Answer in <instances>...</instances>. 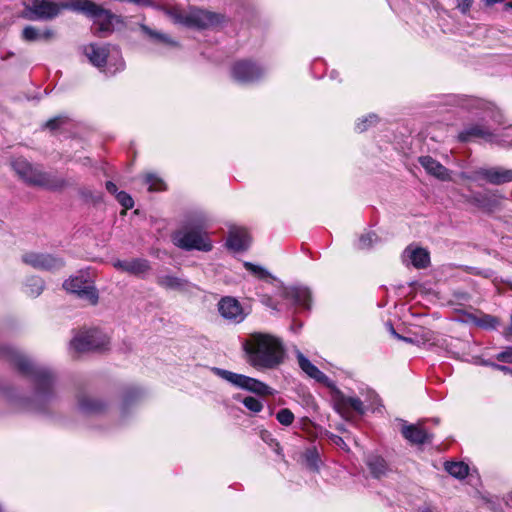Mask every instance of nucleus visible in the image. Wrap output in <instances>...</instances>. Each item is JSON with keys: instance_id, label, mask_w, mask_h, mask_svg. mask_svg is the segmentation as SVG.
Segmentation results:
<instances>
[{"instance_id": "obj_1", "label": "nucleus", "mask_w": 512, "mask_h": 512, "mask_svg": "<svg viewBox=\"0 0 512 512\" xmlns=\"http://www.w3.org/2000/svg\"><path fill=\"white\" fill-rule=\"evenodd\" d=\"M0 358L13 364L33 384L32 396L23 402V408L44 413L56 396V375L53 370L35 364L18 349L8 344L0 345Z\"/></svg>"}, {"instance_id": "obj_2", "label": "nucleus", "mask_w": 512, "mask_h": 512, "mask_svg": "<svg viewBox=\"0 0 512 512\" xmlns=\"http://www.w3.org/2000/svg\"><path fill=\"white\" fill-rule=\"evenodd\" d=\"M278 297L290 299L296 305L309 308L311 294L304 287H285L282 281L267 269L258 266V302L267 309L278 311Z\"/></svg>"}, {"instance_id": "obj_3", "label": "nucleus", "mask_w": 512, "mask_h": 512, "mask_svg": "<svg viewBox=\"0 0 512 512\" xmlns=\"http://www.w3.org/2000/svg\"><path fill=\"white\" fill-rule=\"evenodd\" d=\"M211 219L203 211H195L188 215L182 227L173 233L175 246L185 251L198 250L209 252L213 245L207 232Z\"/></svg>"}, {"instance_id": "obj_4", "label": "nucleus", "mask_w": 512, "mask_h": 512, "mask_svg": "<svg viewBox=\"0 0 512 512\" xmlns=\"http://www.w3.org/2000/svg\"><path fill=\"white\" fill-rule=\"evenodd\" d=\"M11 166L19 178H21L28 185L37 186L48 190H59L67 185L63 178L33 167L24 158L15 159L12 161Z\"/></svg>"}, {"instance_id": "obj_5", "label": "nucleus", "mask_w": 512, "mask_h": 512, "mask_svg": "<svg viewBox=\"0 0 512 512\" xmlns=\"http://www.w3.org/2000/svg\"><path fill=\"white\" fill-rule=\"evenodd\" d=\"M166 14L174 23L195 29L212 28L224 21V16L222 14L197 7H190L188 11H182L173 7L166 9Z\"/></svg>"}, {"instance_id": "obj_6", "label": "nucleus", "mask_w": 512, "mask_h": 512, "mask_svg": "<svg viewBox=\"0 0 512 512\" xmlns=\"http://www.w3.org/2000/svg\"><path fill=\"white\" fill-rule=\"evenodd\" d=\"M64 7L91 17L94 33L98 36H105L113 30V14L91 0H71Z\"/></svg>"}, {"instance_id": "obj_7", "label": "nucleus", "mask_w": 512, "mask_h": 512, "mask_svg": "<svg viewBox=\"0 0 512 512\" xmlns=\"http://www.w3.org/2000/svg\"><path fill=\"white\" fill-rule=\"evenodd\" d=\"M84 53L94 66H106L104 71L108 74L113 75L124 69V61L115 46L91 43L84 48Z\"/></svg>"}, {"instance_id": "obj_8", "label": "nucleus", "mask_w": 512, "mask_h": 512, "mask_svg": "<svg viewBox=\"0 0 512 512\" xmlns=\"http://www.w3.org/2000/svg\"><path fill=\"white\" fill-rule=\"evenodd\" d=\"M285 358V347L279 337L258 333V368L273 369Z\"/></svg>"}, {"instance_id": "obj_9", "label": "nucleus", "mask_w": 512, "mask_h": 512, "mask_svg": "<svg viewBox=\"0 0 512 512\" xmlns=\"http://www.w3.org/2000/svg\"><path fill=\"white\" fill-rule=\"evenodd\" d=\"M109 342V337L99 329L82 330L70 341V350L77 354L104 351Z\"/></svg>"}, {"instance_id": "obj_10", "label": "nucleus", "mask_w": 512, "mask_h": 512, "mask_svg": "<svg viewBox=\"0 0 512 512\" xmlns=\"http://www.w3.org/2000/svg\"><path fill=\"white\" fill-rule=\"evenodd\" d=\"M66 3L58 4L48 0H34L23 11V17L28 20H51L57 17Z\"/></svg>"}, {"instance_id": "obj_11", "label": "nucleus", "mask_w": 512, "mask_h": 512, "mask_svg": "<svg viewBox=\"0 0 512 512\" xmlns=\"http://www.w3.org/2000/svg\"><path fill=\"white\" fill-rule=\"evenodd\" d=\"M22 261L34 269L50 272L58 271L65 265L58 255L41 252H27L22 255Z\"/></svg>"}, {"instance_id": "obj_12", "label": "nucleus", "mask_w": 512, "mask_h": 512, "mask_svg": "<svg viewBox=\"0 0 512 512\" xmlns=\"http://www.w3.org/2000/svg\"><path fill=\"white\" fill-rule=\"evenodd\" d=\"M64 289L76 294L79 298L95 305L98 302V293L92 283L83 276H76L66 280L63 284Z\"/></svg>"}, {"instance_id": "obj_13", "label": "nucleus", "mask_w": 512, "mask_h": 512, "mask_svg": "<svg viewBox=\"0 0 512 512\" xmlns=\"http://www.w3.org/2000/svg\"><path fill=\"white\" fill-rule=\"evenodd\" d=\"M107 406V403L101 398L86 393H80L77 396L78 412L84 416H100L105 413Z\"/></svg>"}, {"instance_id": "obj_14", "label": "nucleus", "mask_w": 512, "mask_h": 512, "mask_svg": "<svg viewBox=\"0 0 512 512\" xmlns=\"http://www.w3.org/2000/svg\"><path fill=\"white\" fill-rule=\"evenodd\" d=\"M218 311L225 320L231 323H240L246 316L238 300L229 296L223 297L218 302Z\"/></svg>"}, {"instance_id": "obj_15", "label": "nucleus", "mask_w": 512, "mask_h": 512, "mask_svg": "<svg viewBox=\"0 0 512 512\" xmlns=\"http://www.w3.org/2000/svg\"><path fill=\"white\" fill-rule=\"evenodd\" d=\"M113 266L120 271L139 277L150 270V262L144 258L117 260L113 263Z\"/></svg>"}, {"instance_id": "obj_16", "label": "nucleus", "mask_w": 512, "mask_h": 512, "mask_svg": "<svg viewBox=\"0 0 512 512\" xmlns=\"http://www.w3.org/2000/svg\"><path fill=\"white\" fill-rule=\"evenodd\" d=\"M475 176L483 178L491 184L500 185L512 181V170L503 168H481L475 172Z\"/></svg>"}, {"instance_id": "obj_17", "label": "nucleus", "mask_w": 512, "mask_h": 512, "mask_svg": "<svg viewBox=\"0 0 512 512\" xmlns=\"http://www.w3.org/2000/svg\"><path fill=\"white\" fill-rule=\"evenodd\" d=\"M334 403L337 411L342 415L347 414L353 410L360 414L364 413L363 402L356 397H349L341 392H337L334 398Z\"/></svg>"}, {"instance_id": "obj_18", "label": "nucleus", "mask_w": 512, "mask_h": 512, "mask_svg": "<svg viewBox=\"0 0 512 512\" xmlns=\"http://www.w3.org/2000/svg\"><path fill=\"white\" fill-rule=\"evenodd\" d=\"M256 74V67L253 62L242 60L234 64L232 68V76L239 84H247L252 82Z\"/></svg>"}, {"instance_id": "obj_19", "label": "nucleus", "mask_w": 512, "mask_h": 512, "mask_svg": "<svg viewBox=\"0 0 512 512\" xmlns=\"http://www.w3.org/2000/svg\"><path fill=\"white\" fill-rule=\"evenodd\" d=\"M419 163L431 176L441 181H448L451 179L449 170L432 157L422 156L419 158Z\"/></svg>"}, {"instance_id": "obj_20", "label": "nucleus", "mask_w": 512, "mask_h": 512, "mask_svg": "<svg viewBox=\"0 0 512 512\" xmlns=\"http://www.w3.org/2000/svg\"><path fill=\"white\" fill-rule=\"evenodd\" d=\"M401 433L412 444H424L430 440V434L421 425L404 424Z\"/></svg>"}, {"instance_id": "obj_21", "label": "nucleus", "mask_w": 512, "mask_h": 512, "mask_svg": "<svg viewBox=\"0 0 512 512\" xmlns=\"http://www.w3.org/2000/svg\"><path fill=\"white\" fill-rule=\"evenodd\" d=\"M403 260L409 261L416 268H425L429 264L430 258L425 249L410 246L404 250Z\"/></svg>"}, {"instance_id": "obj_22", "label": "nucleus", "mask_w": 512, "mask_h": 512, "mask_svg": "<svg viewBox=\"0 0 512 512\" xmlns=\"http://www.w3.org/2000/svg\"><path fill=\"white\" fill-rule=\"evenodd\" d=\"M226 246L234 252H241L248 248L249 240L244 229L235 228L230 230L226 240Z\"/></svg>"}, {"instance_id": "obj_23", "label": "nucleus", "mask_w": 512, "mask_h": 512, "mask_svg": "<svg viewBox=\"0 0 512 512\" xmlns=\"http://www.w3.org/2000/svg\"><path fill=\"white\" fill-rule=\"evenodd\" d=\"M300 368L311 378L318 382L325 383L328 377L313 365L300 351L296 352Z\"/></svg>"}, {"instance_id": "obj_24", "label": "nucleus", "mask_w": 512, "mask_h": 512, "mask_svg": "<svg viewBox=\"0 0 512 512\" xmlns=\"http://www.w3.org/2000/svg\"><path fill=\"white\" fill-rule=\"evenodd\" d=\"M156 282L159 286L169 290H185L188 286V281L173 275H159Z\"/></svg>"}, {"instance_id": "obj_25", "label": "nucleus", "mask_w": 512, "mask_h": 512, "mask_svg": "<svg viewBox=\"0 0 512 512\" xmlns=\"http://www.w3.org/2000/svg\"><path fill=\"white\" fill-rule=\"evenodd\" d=\"M460 138L464 141H468L472 138H479L488 142L495 141L494 135L482 126H473L466 129L460 134Z\"/></svg>"}, {"instance_id": "obj_26", "label": "nucleus", "mask_w": 512, "mask_h": 512, "mask_svg": "<svg viewBox=\"0 0 512 512\" xmlns=\"http://www.w3.org/2000/svg\"><path fill=\"white\" fill-rule=\"evenodd\" d=\"M140 28L142 32L155 43H161L168 46L177 45V42L167 34L153 30L145 24H141Z\"/></svg>"}, {"instance_id": "obj_27", "label": "nucleus", "mask_w": 512, "mask_h": 512, "mask_svg": "<svg viewBox=\"0 0 512 512\" xmlns=\"http://www.w3.org/2000/svg\"><path fill=\"white\" fill-rule=\"evenodd\" d=\"M367 465L373 476L379 478L386 473L387 465L384 459L378 456H370L367 459Z\"/></svg>"}, {"instance_id": "obj_28", "label": "nucleus", "mask_w": 512, "mask_h": 512, "mask_svg": "<svg viewBox=\"0 0 512 512\" xmlns=\"http://www.w3.org/2000/svg\"><path fill=\"white\" fill-rule=\"evenodd\" d=\"M44 286L42 278L32 276L26 281V293L31 297H38L43 292Z\"/></svg>"}, {"instance_id": "obj_29", "label": "nucleus", "mask_w": 512, "mask_h": 512, "mask_svg": "<svg viewBox=\"0 0 512 512\" xmlns=\"http://www.w3.org/2000/svg\"><path fill=\"white\" fill-rule=\"evenodd\" d=\"M445 469L450 475L459 479L465 478L469 472L468 465L463 462H447Z\"/></svg>"}, {"instance_id": "obj_30", "label": "nucleus", "mask_w": 512, "mask_h": 512, "mask_svg": "<svg viewBox=\"0 0 512 512\" xmlns=\"http://www.w3.org/2000/svg\"><path fill=\"white\" fill-rule=\"evenodd\" d=\"M244 351L247 355L248 362L251 366L256 367V335L251 334L250 340L243 344Z\"/></svg>"}, {"instance_id": "obj_31", "label": "nucleus", "mask_w": 512, "mask_h": 512, "mask_svg": "<svg viewBox=\"0 0 512 512\" xmlns=\"http://www.w3.org/2000/svg\"><path fill=\"white\" fill-rule=\"evenodd\" d=\"M212 372L216 376L221 378L222 380H224V381L228 382L229 384H231L232 386L235 385L237 380H242L241 374L234 373V372L222 369V368L213 367L212 368Z\"/></svg>"}, {"instance_id": "obj_32", "label": "nucleus", "mask_w": 512, "mask_h": 512, "mask_svg": "<svg viewBox=\"0 0 512 512\" xmlns=\"http://www.w3.org/2000/svg\"><path fill=\"white\" fill-rule=\"evenodd\" d=\"M145 183L148 185V190L151 192L165 190L164 181L155 174H147Z\"/></svg>"}, {"instance_id": "obj_33", "label": "nucleus", "mask_w": 512, "mask_h": 512, "mask_svg": "<svg viewBox=\"0 0 512 512\" xmlns=\"http://www.w3.org/2000/svg\"><path fill=\"white\" fill-rule=\"evenodd\" d=\"M242 380H237L234 387L256 393V378L241 374Z\"/></svg>"}, {"instance_id": "obj_34", "label": "nucleus", "mask_w": 512, "mask_h": 512, "mask_svg": "<svg viewBox=\"0 0 512 512\" xmlns=\"http://www.w3.org/2000/svg\"><path fill=\"white\" fill-rule=\"evenodd\" d=\"M22 38L29 42L41 40L40 31L34 26H26L22 31Z\"/></svg>"}, {"instance_id": "obj_35", "label": "nucleus", "mask_w": 512, "mask_h": 512, "mask_svg": "<svg viewBox=\"0 0 512 512\" xmlns=\"http://www.w3.org/2000/svg\"><path fill=\"white\" fill-rule=\"evenodd\" d=\"M276 418L282 425L289 426L294 421V414L289 409L283 408L277 413Z\"/></svg>"}, {"instance_id": "obj_36", "label": "nucleus", "mask_w": 512, "mask_h": 512, "mask_svg": "<svg viewBox=\"0 0 512 512\" xmlns=\"http://www.w3.org/2000/svg\"><path fill=\"white\" fill-rule=\"evenodd\" d=\"M116 199L119 202L121 206H123L125 209H131L134 206V200L132 197L126 193L125 191H120L116 194Z\"/></svg>"}, {"instance_id": "obj_37", "label": "nucleus", "mask_w": 512, "mask_h": 512, "mask_svg": "<svg viewBox=\"0 0 512 512\" xmlns=\"http://www.w3.org/2000/svg\"><path fill=\"white\" fill-rule=\"evenodd\" d=\"M377 241V236L375 233L369 232L360 237L359 247L361 249H367L373 245L374 242Z\"/></svg>"}, {"instance_id": "obj_38", "label": "nucleus", "mask_w": 512, "mask_h": 512, "mask_svg": "<svg viewBox=\"0 0 512 512\" xmlns=\"http://www.w3.org/2000/svg\"><path fill=\"white\" fill-rule=\"evenodd\" d=\"M376 116L375 115H369V116H366L362 119H359L358 122L356 123V129L359 131V132H363L365 131L369 126L373 125L374 123H376Z\"/></svg>"}, {"instance_id": "obj_39", "label": "nucleus", "mask_w": 512, "mask_h": 512, "mask_svg": "<svg viewBox=\"0 0 512 512\" xmlns=\"http://www.w3.org/2000/svg\"><path fill=\"white\" fill-rule=\"evenodd\" d=\"M304 458H305V462L309 468H311V469L317 468V463H316L317 462V453L315 450L308 449L304 453Z\"/></svg>"}, {"instance_id": "obj_40", "label": "nucleus", "mask_w": 512, "mask_h": 512, "mask_svg": "<svg viewBox=\"0 0 512 512\" xmlns=\"http://www.w3.org/2000/svg\"><path fill=\"white\" fill-rule=\"evenodd\" d=\"M234 399L241 401L246 408H248L252 412H256V398L253 396H248L241 398L240 394H237Z\"/></svg>"}, {"instance_id": "obj_41", "label": "nucleus", "mask_w": 512, "mask_h": 512, "mask_svg": "<svg viewBox=\"0 0 512 512\" xmlns=\"http://www.w3.org/2000/svg\"><path fill=\"white\" fill-rule=\"evenodd\" d=\"M67 121V118L65 116H56L50 120H48L45 124V126L50 130H56L60 126H62Z\"/></svg>"}, {"instance_id": "obj_42", "label": "nucleus", "mask_w": 512, "mask_h": 512, "mask_svg": "<svg viewBox=\"0 0 512 512\" xmlns=\"http://www.w3.org/2000/svg\"><path fill=\"white\" fill-rule=\"evenodd\" d=\"M457 8L463 13L466 14L471 9L474 0H456Z\"/></svg>"}, {"instance_id": "obj_43", "label": "nucleus", "mask_w": 512, "mask_h": 512, "mask_svg": "<svg viewBox=\"0 0 512 512\" xmlns=\"http://www.w3.org/2000/svg\"><path fill=\"white\" fill-rule=\"evenodd\" d=\"M497 360L512 363V347L507 348L497 355Z\"/></svg>"}, {"instance_id": "obj_44", "label": "nucleus", "mask_w": 512, "mask_h": 512, "mask_svg": "<svg viewBox=\"0 0 512 512\" xmlns=\"http://www.w3.org/2000/svg\"><path fill=\"white\" fill-rule=\"evenodd\" d=\"M496 324H497V320L495 318H492L489 316H485L480 322L481 326H484L487 328H494L496 326Z\"/></svg>"}, {"instance_id": "obj_45", "label": "nucleus", "mask_w": 512, "mask_h": 512, "mask_svg": "<svg viewBox=\"0 0 512 512\" xmlns=\"http://www.w3.org/2000/svg\"><path fill=\"white\" fill-rule=\"evenodd\" d=\"M272 394V390L266 384L258 381V395H269Z\"/></svg>"}, {"instance_id": "obj_46", "label": "nucleus", "mask_w": 512, "mask_h": 512, "mask_svg": "<svg viewBox=\"0 0 512 512\" xmlns=\"http://www.w3.org/2000/svg\"><path fill=\"white\" fill-rule=\"evenodd\" d=\"M105 186L107 191L115 196L119 192L116 184L112 181H107Z\"/></svg>"}, {"instance_id": "obj_47", "label": "nucleus", "mask_w": 512, "mask_h": 512, "mask_svg": "<svg viewBox=\"0 0 512 512\" xmlns=\"http://www.w3.org/2000/svg\"><path fill=\"white\" fill-rule=\"evenodd\" d=\"M41 40H50L54 37V31L51 29H46L43 32L40 31Z\"/></svg>"}, {"instance_id": "obj_48", "label": "nucleus", "mask_w": 512, "mask_h": 512, "mask_svg": "<svg viewBox=\"0 0 512 512\" xmlns=\"http://www.w3.org/2000/svg\"><path fill=\"white\" fill-rule=\"evenodd\" d=\"M495 368L499 369L500 371L504 372V373H509L511 372V369L507 366H502V365H495L494 366Z\"/></svg>"}, {"instance_id": "obj_49", "label": "nucleus", "mask_w": 512, "mask_h": 512, "mask_svg": "<svg viewBox=\"0 0 512 512\" xmlns=\"http://www.w3.org/2000/svg\"><path fill=\"white\" fill-rule=\"evenodd\" d=\"M335 444L339 445V446H342V445H345L344 441L342 438L336 436L335 437V440H334Z\"/></svg>"}, {"instance_id": "obj_50", "label": "nucleus", "mask_w": 512, "mask_h": 512, "mask_svg": "<svg viewBox=\"0 0 512 512\" xmlns=\"http://www.w3.org/2000/svg\"><path fill=\"white\" fill-rule=\"evenodd\" d=\"M247 267L253 272L256 273V264L247 263Z\"/></svg>"}, {"instance_id": "obj_51", "label": "nucleus", "mask_w": 512, "mask_h": 512, "mask_svg": "<svg viewBox=\"0 0 512 512\" xmlns=\"http://www.w3.org/2000/svg\"><path fill=\"white\" fill-rule=\"evenodd\" d=\"M391 330H392V333H393V334H394L398 339H402V340H404V341L411 342V340H410V339L405 338V337H401V336H399L398 334H396V333H395V331L393 330V328H391Z\"/></svg>"}, {"instance_id": "obj_52", "label": "nucleus", "mask_w": 512, "mask_h": 512, "mask_svg": "<svg viewBox=\"0 0 512 512\" xmlns=\"http://www.w3.org/2000/svg\"><path fill=\"white\" fill-rule=\"evenodd\" d=\"M499 0H486V5L487 6H491V5H494L495 3H497Z\"/></svg>"}, {"instance_id": "obj_53", "label": "nucleus", "mask_w": 512, "mask_h": 512, "mask_svg": "<svg viewBox=\"0 0 512 512\" xmlns=\"http://www.w3.org/2000/svg\"><path fill=\"white\" fill-rule=\"evenodd\" d=\"M260 436H261V438H262L263 440H266V438L268 437V434H267V432H266V431H261V432H260Z\"/></svg>"}, {"instance_id": "obj_54", "label": "nucleus", "mask_w": 512, "mask_h": 512, "mask_svg": "<svg viewBox=\"0 0 512 512\" xmlns=\"http://www.w3.org/2000/svg\"><path fill=\"white\" fill-rule=\"evenodd\" d=\"M128 404V400H125L124 403H123V407H122V414L124 415L125 413V410H126V406Z\"/></svg>"}, {"instance_id": "obj_55", "label": "nucleus", "mask_w": 512, "mask_h": 512, "mask_svg": "<svg viewBox=\"0 0 512 512\" xmlns=\"http://www.w3.org/2000/svg\"><path fill=\"white\" fill-rule=\"evenodd\" d=\"M420 512H432V510L429 507H425L421 509Z\"/></svg>"}, {"instance_id": "obj_56", "label": "nucleus", "mask_w": 512, "mask_h": 512, "mask_svg": "<svg viewBox=\"0 0 512 512\" xmlns=\"http://www.w3.org/2000/svg\"><path fill=\"white\" fill-rule=\"evenodd\" d=\"M0 512H5V510L1 504H0Z\"/></svg>"}, {"instance_id": "obj_57", "label": "nucleus", "mask_w": 512, "mask_h": 512, "mask_svg": "<svg viewBox=\"0 0 512 512\" xmlns=\"http://www.w3.org/2000/svg\"><path fill=\"white\" fill-rule=\"evenodd\" d=\"M505 143H507L508 145H512V140L511 141H504Z\"/></svg>"}, {"instance_id": "obj_58", "label": "nucleus", "mask_w": 512, "mask_h": 512, "mask_svg": "<svg viewBox=\"0 0 512 512\" xmlns=\"http://www.w3.org/2000/svg\"><path fill=\"white\" fill-rule=\"evenodd\" d=\"M507 5L512 8V2L508 3Z\"/></svg>"}, {"instance_id": "obj_59", "label": "nucleus", "mask_w": 512, "mask_h": 512, "mask_svg": "<svg viewBox=\"0 0 512 512\" xmlns=\"http://www.w3.org/2000/svg\"><path fill=\"white\" fill-rule=\"evenodd\" d=\"M260 409H261V407H260V405L258 404V407H257L258 412L260 411Z\"/></svg>"}, {"instance_id": "obj_60", "label": "nucleus", "mask_w": 512, "mask_h": 512, "mask_svg": "<svg viewBox=\"0 0 512 512\" xmlns=\"http://www.w3.org/2000/svg\"><path fill=\"white\" fill-rule=\"evenodd\" d=\"M509 373H510V374H512V370H511V372H509Z\"/></svg>"}]
</instances>
